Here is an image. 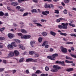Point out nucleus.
I'll return each instance as SVG.
<instances>
[{"instance_id":"obj_1","label":"nucleus","mask_w":76,"mask_h":76,"mask_svg":"<svg viewBox=\"0 0 76 76\" xmlns=\"http://www.w3.org/2000/svg\"><path fill=\"white\" fill-rule=\"evenodd\" d=\"M61 25H61H59L58 26V27L60 29H67V26L69 25V23H61Z\"/></svg>"},{"instance_id":"obj_2","label":"nucleus","mask_w":76,"mask_h":76,"mask_svg":"<svg viewBox=\"0 0 76 76\" xmlns=\"http://www.w3.org/2000/svg\"><path fill=\"white\" fill-rule=\"evenodd\" d=\"M53 68H52L50 71L53 72H57L58 71V69H61V68L57 65H54L53 66Z\"/></svg>"},{"instance_id":"obj_3","label":"nucleus","mask_w":76,"mask_h":76,"mask_svg":"<svg viewBox=\"0 0 76 76\" xmlns=\"http://www.w3.org/2000/svg\"><path fill=\"white\" fill-rule=\"evenodd\" d=\"M60 48L61 49V50L62 52H63L64 53H66L67 52V49L66 48H64L63 47L61 46L60 47Z\"/></svg>"},{"instance_id":"obj_4","label":"nucleus","mask_w":76,"mask_h":76,"mask_svg":"<svg viewBox=\"0 0 76 76\" xmlns=\"http://www.w3.org/2000/svg\"><path fill=\"white\" fill-rule=\"evenodd\" d=\"M8 36L9 38L12 39V38H13L15 37V35L13 34L9 33L8 34Z\"/></svg>"},{"instance_id":"obj_5","label":"nucleus","mask_w":76,"mask_h":76,"mask_svg":"<svg viewBox=\"0 0 76 76\" xmlns=\"http://www.w3.org/2000/svg\"><path fill=\"white\" fill-rule=\"evenodd\" d=\"M47 58H49L50 60H54V57H53V56L52 55V56H47Z\"/></svg>"},{"instance_id":"obj_6","label":"nucleus","mask_w":76,"mask_h":76,"mask_svg":"<svg viewBox=\"0 0 76 76\" xmlns=\"http://www.w3.org/2000/svg\"><path fill=\"white\" fill-rule=\"evenodd\" d=\"M11 4L12 6H18V5H19V3L18 2H13L11 3Z\"/></svg>"},{"instance_id":"obj_7","label":"nucleus","mask_w":76,"mask_h":76,"mask_svg":"<svg viewBox=\"0 0 76 76\" xmlns=\"http://www.w3.org/2000/svg\"><path fill=\"white\" fill-rule=\"evenodd\" d=\"M7 47L9 49H10L11 48L13 49V45L12 44V43L10 45H8L7 46Z\"/></svg>"},{"instance_id":"obj_8","label":"nucleus","mask_w":76,"mask_h":76,"mask_svg":"<svg viewBox=\"0 0 76 76\" xmlns=\"http://www.w3.org/2000/svg\"><path fill=\"white\" fill-rule=\"evenodd\" d=\"M19 47L20 48L22 49V50H25V48L23 46L22 44H19Z\"/></svg>"},{"instance_id":"obj_9","label":"nucleus","mask_w":76,"mask_h":76,"mask_svg":"<svg viewBox=\"0 0 76 76\" xmlns=\"http://www.w3.org/2000/svg\"><path fill=\"white\" fill-rule=\"evenodd\" d=\"M34 24L35 25H36L37 26H38V27H42V25H41V24H40V23H35Z\"/></svg>"},{"instance_id":"obj_10","label":"nucleus","mask_w":76,"mask_h":76,"mask_svg":"<svg viewBox=\"0 0 76 76\" xmlns=\"http://www.w3.org/2000/svg\"><path fill=\"white\" fill-rule=\"evenodd\" d=\"M31 36L30 35H25V39H29L31 38Z\"/></svg>"},{"instance_id":"obj_11","label":"nucleus","mask_w":76,"mask_h":76,"mask_svg":"<svg viewBox=\"0 0 76 76\" xmlns=\"http://www.w3.org/2000/svg\"><path fill=\"white\" fill-rule=\"evenodd\" d=\"M9 56L10 57H13L14 56V53L13 52H11L9 53Z\"/></svg>"},{"instance_id":"obj_12","label":"nucleus","mask_w":76,"mask_h":76,"mask_svg":"<svg viewBox=\"0 0 76 76\" xmlns=\"http://www.w3.org/2000/svg\"><path fill=\"white\" fill-rule=\"evenodd\" d=\"M14 53L16 56H18L19 55V52L17 50H15L14 51Z\"/></svg>"},{"instance_id":"obj_13","label":"nucleus","mask_w":76,"mask_h":76,"mask_svg":"<svg viewBox=\"0 0 76 76\" xmlns=\"http://www.w3.org/2000/svg\"><path fill=\"white\" fill-rule=\"evenodd\" d=\"M20 31L21 32L24 34H27L28 33L27 31H26V30H25L24 29H21Z\"/></svg>"},{"instance_id":"obj_14","label":"nucleus","mask_w":76,"mask_h":76,"mask_svg":"<svg viewBox=\"0 0 76 76\" xmlns=\"http://www.w3.org/2000/svg\"><path fill=\"white\" fill-rule=\"evenodd\" d=\"M30 45L31 47H33L34 46H33V44H35V41H31L30 43Z\"/></svg>"},{"instance_id":"obj_15","label":"nucleus","mask_w":76,"mask_h":76,"mask_svg":"<svg viewBox=\"0 0 76 76\" xmlns=\"http://www.w3.org/2000/svg\"><path fill=\"white\" fill-rule=\"evenodd\" d=\"M50 34L52 35H53V36H55V35H56V33L51 31L50 32Z\"/></svg>"},{"instance_id":"obj_16","label":"nucleus","mask_w":76,"mask_h":76,"mask_svg":"<svg viewBox=\"0 0 76 76\" xmlns=\"http://www.w3.org/2000/svg\"><path fill=\"white\" fill-rule=\"evenodd\" d=\"M59 64H61L62 66H65V64H64V62L63 61H59Z\"/></svg>"},{"instance_id":"obj_17","label":"nucleus","mask_w":76,"mask_h":76,"mask_svg":"<svg viewBox=\"0 0 76 76\" xmlns=\"http://www.w3.org/2000/svg\"><path fill=\"white\" fill-rule=\"evenodd\" d=\"M31 12L32 13H37L38 12L36 9H34L31 10Z\"/></svg>"},{"instance_id":"obj_18","label":"nucleus","mask_w":76,"mask_h":76,"mask_svg":"<svg viewBox=\"0 0 76 76\" xmlns=\"http://www.w3.org/2000/svg\"><path fill=\"white\" fill-rule=\"evenodd\" d=\"M34 61V62H36L37 61V60H34L32 58H29V61Z\"/></svg>"},{"instance_id":"obj_19","label":"nucleus","mask_w":76,"mask_h":76,"mask_svg":"<svg viewBox=\"0 0 76 76\" xmlns=\"http://www.w3.org/2000/svg\"><path fill=\"white\" fill-rule=\"evenodd\" d=\"M42 72L41 71L39 70H37L35 72V73L37 74H39V73H42Z\"/></svg>"},{"instance_id":"obj_20","label":"nucleus","mask_w":76,"mask_h":76,"mask_svg":"<svg viewBox=\"0 0 76 76\" xmlns=\"http://www.w3.org/2000/svg\"><path fill=\"white\" fill-rule=\"evenodd\" d=\"M42 35L44 37H46L47 36V33L45 32H43L42 33Z\"/></svg>"},{"instance_id":"obj_21","label":"nucleus","mask_w":76,"mask_h":76,"mask_svg":"<svg viewBox=\"0 0 76 76\" xmlns=\"http://www.w3.org/2000/svg\"><path fill=\"white\" fill-rule=\"evenodd\" d=\"M60 35H63L64 36H67V34L66 33H63L62 32L60 33Z\"/></svg>"},{"instance_id":"obj_22","label":"nucleus","mask_w":76,"mask_h":76,"mask_svg":"<svg viewBox=\"0 0 76 76\" xmlns=\"http://www.w3.org/2000/svg\"><path fill=\"white\" fill-rule=\"evenodd\" d=\"M73 68H71L68 69H67V72H71V71H73Z\"/></svg>"},{"instance_id":"obj_23","label":"nucleus","mask_w":76,"mask_h":76,"mask_svg":"<svg viewBox=\"0 0 76 76\" xmlns=\"http://www.w3.org/2000/svg\"><path fill=\"white\" fill-rule=\"evenodd\" d=\"M65 62L67 63H73V61H69L67 60H66L65 61Z\"/></svg>"},{"instance_id":"obj_24","label":"nucleus","mask_w":76,"mask_h":76,"mask_svg":"<svg viewBox=\"0 0 76 76\" xmlns=\"http://www.w3.org/2000/svg\"><path fill=\"white\" fill-rule=\"evenodd\" d=\"M11 44L12 45L13 47H17V45L15 44V42H12V43Z\"/></svg>"},{"instance_id":"obj_25","label":"nucleus","mask_w":76,"mask_h":76,"mask_svg":"<svg viewBox=\"0 0 76 76\" xmlns=\"http://www.w3.org/2000/svg\"><path fill=\"white\" fill-rule=\"evenodd\" d=\"M65 3H69L70 2V0H64Z\"/></svg>"},{"instance_id":"obj_26","label":"nucleus","mask_w":76,"mask_h":76,"mask_svg":"<svg viewBox=\"0 0 76 76\" xmlns=\"http://www.w3.org/2000/svg\"><path fill=\"white\" fill-rule=\"evenodd\" d=\"M24 60V58H22L21 59H20L19 60V62L20 63H22L23 61Z\"/></svg>"},{"instance_id":"obj_27","label":"nucleus","mask_w":76,"mask_h":76,"mask_svg":"<svg viewBox=\"0 0 76 76\" xmlns=\"http://www.w3.org/2000/svg\"><path fill=\"white\" fill-rule=\"evenodd\" d=\"M69 24V26H72V27H75V25L72 24L71 23H68V25Z\"/></svg>"},{"instance_id":"obj_28","label":"nucleus","mask_w":76,"mask_h":76,"mask_svg":"<svg viewBox=\"0 0 76 76\" xmlns=\"http://www.w3.org/2000/svg\"><path fill=\"white\" fill-rule=\"evenodd\" d=\"M38 41L39 42H41L42 41V39L41 37H39L38 39Z\"/></svg>"},{"instance_id":"obj_29","label":"nucleus","mask_w":76,"mask_h":76,"mask_svg":"<svg viewBox=\"0 0 76 76\" xmlns=\"http://www.w3.org/2000/svg\"><path fill=\"white\" fill-rule=\"evenodd\" d=\"M52 56H53L54 58H55L56 57H57L58 56V54L57 53H55L52 55Z\"/></svg>"},{"instance_id":"obj_30","label":"nucleus","mask_w":76,"mask_h":76,"mask_svg":"<svg viewBox=\"0 0 76 76\" xmlns=\"http://www.w3.org/2000/svg\"><path fill=\"white\" fill-rule=\"evenodd\" d=\"M4 15V13L2 11L0 12V16H2Z\"/></svg>"},{"instance_id":"obj_31","label":"nucleus","mask_w":76,"mask_h":76,"mask_svg":"<svg viewBox=\"0 0 76 76\" xmlns=\"http://www.w3.org/2000/svg\"><path fill=\"white\" fill-rule=\"evenodd\" d=\"M15 41L16 42H17V43H20V41L19 39H16L15 40Z\"/></svg>"},{"instance_id":"obj_32","label":"nucleus","mask_w":76,"mask_h":76,"mask_svg":"<svg viewBox=\"0 0 76 76\" xmlns=\"http://www.w3.org/2000/svg\"><path fill=\"white\" fill-rule=\"evenodd\" d=\"M5 29V27H3L1 28H0V31H1V32H3V31H4V30Z\"/></svg>"},{"instance_id":"obj_33","label":"nucleus","mask_w":76,"mask_h":76,"mask_svg":"<svg viewBox=\"0 0 76 76\" xmlns=\"http://www.w3.org/2000/svg\"><path fill=\"white\" fill-rule=\"evenodd\" d=\"M42 14L44 15H45V16H47V13H46V12H45H45H44V11L42 12Z\"/></svg>"},{"instance_id":"obj_34","label":"nucleus","mask_w":76,"mask_h":76,"mask_svg":"<svg viewBox=\"0 0 76 76\" xmlns=\"http://www.w3.org/2000/svg\"><path fill=\"white\" fill-rule=\"evenodd\" d=\"M28 15H29L28 12H26L23 15V16H26Z\"/></svg>"},{"instance_id":"obj_35","label":"nucleus","mask_w":76,"mask_h":76,"mask_svg":"<svg viewBox=\"0 0 76 76\" xmlns=\"http://www.w3.org/2000/svg\"><path fill=\"white\" fill-rule=\"evenodd\" d=\"M29 54H31V55H32L33 54H34V52L33 51H29Z\"/></svg>"},{"instance_id":"obj_36","label":"nucleus","mask_w":76,"mask_h":76,"mask_svg":"<svg viewBox=\"0 0 76 76\" xmlns=\"http://www.w3.org/2000/svg\"><path fill=\"white\" fill-rule=\"evenodd\" d=\"M70 35L71 37H76V35L75 34H74L73 33L70 34Z\"/></svg>"},{"instance_id":"obj_37","label":"nucleus","mask_w":76,"mask_h":76,"mask_svg":"<svg viewBox=\"0 0 76 76\" xmlns=\"http://www.w3.org/2000/svg\"><path fill=\"white\" fill-rule=\"evenodd\" d=\"M45 69L46 71H48L49 70V68L48 66H46L45 67Z\"/></svg>"},{"instance_id":"obj_38","label":"nucleus","mask_w":76,"mask_h":76,"mask_svg":"<svg viewBox=\"0 0 76 76\" xmlns=\"http://www.w3.org/2000/svg\"><path fill=\"white\" fill-rule=\"evenodd\" d=\"M40 76H48V74H42L40 75Z\"/></svg>"},{"instance_id":"obj_39","label":"nucleus","mask_w":76,"mask_h":76,"mask_svg":"<svg viewBox=\"0 0 76 76\" xmlns=\"http://www.w3.org/2000/svg\"><path fill=\"white\" fill-rule=\"evenodd\" d=\"M41 21L42 22H47V20H44V19H41Z\"/></svg>"},{"instance_id":"obj_40","label":"nucleus","mask_w":76,"mask_h":76,"mask_svg":"<svg viewBox=\"0 0 76 76\" xmlns=\"http://www.w3.org/2000/svg\"><path fill=\"white\" fill-rule=\"evenodd\" d=\"M66 44H73V42H67L66 43Z\"/></svg>"},{"instance_id":"obj_41","label":"nucleus","mask_w":76,"mask_h":76,"mask_svg":"<svg viewBox=\"0 0 76 76\" xmlns=\"http://www.w3.org/2000/svg\"><path fill=\"white\" fill-rule=\"evenodd\" d=\"M64 14H67V10H64Z\"/></svg>"},{"instance_id":"obj_42","label":"nucleus","mask_w":76,"mask_h":76,"mask_svg":"<svg viewBox=\"0 0 76 76\" xmlns=\"http://www.w3.org/2000/svg\"><path fill=\"white\" fill-rule=\"evenodd\" d=\"M66 59H67L68 60H72V58H71L67 56H66Z\"/></svg>"},{"instance_id":"obj_43","label":"nucleus","mask_w":76,"mask_h":76,"mask_svg":"<svg viewBox=\"0 0 76 76\" xmlns=\"http://www.w3.org/2000/svg\"><path fill=\"white\" fill-rule=\"evenodd\" d=\"M58 12V10H55L54 13H57V14H58V13H59V12Z\"/></svg>"},{"instance_id":"obj_44","label":"nucleus","mask_w":76,"mask_h":76,"mask_svg":"<svg viewBox=\"0 0 76 76\" xmlns=\"http://www.w3.org/2000/svg\"><path fill=\"white\" fill-rule=\"evenodd\" d=\"M16 9H18V10H19L20 9V6H17L16 7Z\"/></svg>"},{"instance_id":"obj_45","label":"nucleus","mask_w":76,"mask_h":76,"mask_svg":"<svg viewBox=\"0 0 76 76\" xmlns=\"http://www.w3.org/2000/svg\"><path fill=\"white\" fill-rule=\"evenodd\" d=\"M24 1V0H18V2L19 3H22V2Z\"/></svg>"},{"instance_id":"obj_46","label":"nucleus","mask_w":76,"mask_h":76,"mask_svg":"<svg viewBox=\"0 0 76 76\" xmlns=\"http://www.w3.org/2000/svg\"><path fill=\"white\" fill-rule=\"evenodd\" d=\"M4 70V68H0V72H3Z\"/></svg>"},{"instance_id":"obj_47","label":"nucleus","mask_w":76,"mask_h":76,"mask_svg":"<svg viewBox=\"0 0 76 76\" xmlns=\"http://www.w3.org/2000/svg\"><path fill=\"white\" fill-rule=\"evenodd\" d=\"M35 56L36 57H38L39 56V55L38 54H35Z\"/></svg>"},{"instance_id":"obj_48","label":"nucleus","mask_w":76,"mask_h":76,"mask_svg":"<svg viewBox=\"0 0 76 76\" xmlns=\"http://www.w3.org/2000/svg\"><path fill=\"white\" fill-rule=\"evenodd\" d=\"M71 56L74 57V58H76V55H73L72 54H71Z\"/></svg>"},{"instance_id":"obj_49","label":"nucleus","mask_w":76,"mask_h":76,"mask_svg":"<svg viewBox=\"0 0 76 76\" xmlns=\"http://www.w3.org/2000/svg\"><path fill=\"white\" fill-rule=\"evenodd\" d=\"M25 10V9L24 8H22L20 10V12H23Z\"/></svg>"},{"instance_id":"obj_50","label":"nucleus","mask_w":76,"mask_h":76,"mask_svg":"<svg viewBox=\"0 0 76 76\" xmlns=\"http://www.w3.org/2000/svg\"><path fill=\"white\" fill-rule=\"evenodd\" d=\"M5 39V38L4 37H0V40H4Z\"/></svg>"},{"instance_id":"obj_51","label":"nucleus","mask_w":76,"mask_h":76,"mask_svg":"<svg viewBox=\"0 0 76 76\" xmlns=\"http://www.w3.org/2000/svg\"><path fill=\"white\" fill-rule=\"evenodd\" d=\"M26 72L27 73V74H28L29 73V70L28 69L26 70Z\"/></svg>"},{"instance_id":"obj_52","label":"nucleus","mask_w":76,"mask_h":76,"mask_svg":"<svg viewBox=\"0 0 76 76\" xmlns=\"http://www.w3.org/2000/svg\"><path fill=\"white\" fill-rule=\"evenodd\" d=\"M59 20H65V19L63 18H59Z\"/></svg>"},{"instance_id":"obj_53","label":"nucleus","mask_w":76,"mask_h":76,"mask_svg":"<svg viewBox=\"0 0 76 76\" xmlns=\"http://www.w3.org/2000/svg\"><path fill=\"white\" fill-rule=\"evenodd\" d=\"M44 43H45V44H48V42L47 41H44Z\"/></svg>"},{"instance_id":"obj_54","label":"nucleus","mask_w":76,"mask_h":76,"mask_svg":"<svg viewBox=\"0 0 76 76\" xmlns=\"http://www.w3.org/2000/svg\"><path fill=\"white\" fill-rule=\"evenodd\" d=\"M49 45H45V47L46 48H48Z\"/></svg>"},{"instance_id":"obj_55","label":"nucleus","mask_w":76,"mask_h":76,"mask_svg":"<svg viewBox=\"0 0 76 76\" xmlns=\"http://www.w3.org/2000/svg\"><path fill=\"white\" fill-rule=\"evenodd\" d=\"M32 1L33 2H34L35 3H37V2L38 1V0H33Z\"/></svg>"},{"instance_id":"obj_56","label":"nucleus","mask_w":76,"mask_h":76,"mask_svg":"<svg viewBox=\"0 0 76 76\" xmlns=\"http://www.w3.org/2000/svg\"><path fill=\"white\" fill-rule=\"evenodd\" d=\"M7 62V61L5 60H3V63L6 64V62Z\"/></svg>"},{"instance_id":"obj_57","label":"nucleus","mask_w":76,"mask_h":76,"mask_svg":"<svg viewBox=\"0 0 76 76\" xmlns=\"http://www.w3.org/2000/svg\"><path fill=\"white\" fill-rule=\"evenodd\" d=\"M17 35H19V36H21L22 34V33H19L17 34Z\"/></svg>"},{"instance_id":"obj_58","label":"nucleus","mask_w":76,"mask_h":76,"mask_svg":"<svg viewBox=\"0 0 76 76\" xmlns=\"http://www.w3.org/2000/svg\"><path fill=\"white\" fill-rule=\"evenodd\" d=\"M21 38H23V39L24 38V39H25V35H22L21 36Z\"/></svg>"},{"instance_id":"obj_59","label":"nucleus","mask_w":76,"mask_h":76,"mask_svg":"<svg viewBox=\"0 0 76 76\" xmlns=\"http://www.w3.org/2000/svg\"><path fill=\"white\" fill-rule=\"evenodd\" d=\"M33 22L34 23H37L36 22H37V20H33Z\"/></svg>"},{"instance_id":"obj_60","label":"nucleus","mask_w":76,"mask_h":76,"mask_svg":"<svg viewBox=\"0 0 76 76\" xmlns=\"http://www.w3.org/2000/svg\"><path fill=\"white\" fill-rule=\"evenodd\" d=\"M56 22H60V20L59 19H57L56 21Z\"/></svg>"},{"instance_id":"obj_61","label":"nucleus","mask_w":76,"mask_h":76,"mask_svg":"<svg viewBox=\"0 0 76 76\" xmlns=\"http://www.w3.org/2000/svg\"><path fill=\"white\" fill-rule=\"evenodd\" d=\"M9 15V14L8 13H5L4 14V15L5 16H8Z\"/></svg>"},{"instance_id":"obj_62","label":"nucleus","mask_w":76,"mask_h":76,"mask_svg":"<svg viewBox=\"0 0 76 76\" xmlns=\"http://www.w3.org/2000/svg\"><path fill=\"white\" fill-rule=\"evenodd\" d=\"M50 52H52V51H53V49L52 48H50Z\"/></svg>"},{"instance_id":"obj_63","label":"nucleus","mask_w":76,"mask_h":76,"mask_svg":"<svg viewBox=\"0 0 76 76\" xmlns=\"http://www.w3.org/2000/svg\"><path fill=\"white\" fill-rule=\"evenodd\" d=\"M45 12H46L47 14H49V13H50V12L48 11H45Z\"/></svg>"},{"instance_id":"obj_64","label":"nucleus","mask_w":76,"mask_h":76,"mask_svg":"<svg viewBox=\"0 0 76 76\" xmlns=\"http://www.w3.org/2000/svg\"><path fill=\"white\" fill-rule=\"evenodd\" d=\"M45 8H48V6L47 4H46L45 5Z\"/></svg>"}]
</instances>
